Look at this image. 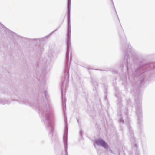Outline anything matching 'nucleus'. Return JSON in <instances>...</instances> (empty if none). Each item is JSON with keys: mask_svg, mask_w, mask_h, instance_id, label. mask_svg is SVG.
<instances>
[{"mask_svg": "<svg viewBox=\"0 0 155 155\" xmlns=\"http://www.w3.org/2000/svg\"><path fill=\"white\" fill-rule=\"evenodd\" d=\"M97 143L98 144L101 145L105 148H107L108 147V146L107 143L101 140H98L97 141Z\"/></svg>", "mask_w": 155, "mask_h": 155, "instance_id": "obj_1", "label": "nucleus"}]
</instances>
